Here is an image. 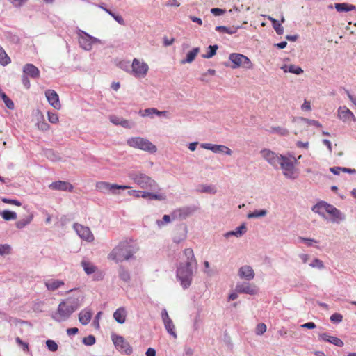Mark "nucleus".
Here are the masks:
<instances>
[{
  "label": "nucleus",
  "mask_w": 356,
  "mask_h": 356,
  "mask_svg": "<svg viewBox=\"0 0 356 356\" xmlns=\"http://www.w3.org/2000/svg\"><path fill=\"white\" fill-rule=\"evenodd\" d=\"M186 261L180 262L177 268V278L184 289H187L191 284L193 275V268L197 267L193 250L186 248L184 251Z\"/></svg>",
  "instance_id": "f257e3e1"
},
{
  "label": "nucleus",
  "mask_w": 356,
  "mask_h": 356,
  "mask_svg": "<svg viewBox=\"0 0 356 356\" xmlns=\"http://www.w3.org/2000/svg\"><path fill=\"white\" fill-rule=\"evenodd\" d=\"M138 250V247L132 240H125L119 243L108 254V259L116 262L129 260Z\"/></svg>",
  "instance_id": "f03ea898"
},
{
  "label": "nucleus",
  "mask_w": 356,
  "mask_h": 356,
  "mask_svg": "<svg viewBox=\"0 0 356 356\" xmlns=\"http://www.w3.org/2000/svg\"><path fill=\"white\" fill-rule=\"evenodd\" d=\"M77 305L72 299L63 300L58 305L57 310L51 314V318L59 323L65 321L77 309Z\"/></svg>",
  "instance_id": "7ed1b4c3"
},
{
  "label": "nucleus",
  "mask_w": 356,
  "mask_h": 356,
  "mask_svg": "<svg viewBox=\"0 0 356 356\" xmlns=\"http://www.w3.org/2000/svg\"><path fill=\"white\" fill-rule=\"evenodd\" d=\"M129 177L140 188L155 191L158 189L157 183L148 175L141 172H131Z\"/></svg>",
  "instance_id": "20e7f679"
},
{
  "label": "nucleus",
  "mask_w": 356,
  "mask_h": 356,
  "mask_svg": "<svg viewBox=\"0 0 356 356\" xmlns=\"http://www.w3.org/2000/svg\"><path fill=\"white\" fill-rule=\"evenodd\" d=\"M127 144L133 148L139 149L149 153L156 152V147L147 138L142 137H131L127 140Z\"/></svg>",
  "instance_id": "39448f33"
},
{
  "label": "nucleus",
  "mask_w": 356,
  "mask_h": 356,
  "mask_svg": "<svg viewBox=\"0 0 356 356\" xmlns=\"http://www.w3.org/2000/svg\"><path fill=\"white\" fill-rule=\"evenodd\" d=\"M229 59L233 63L232 66L233 69L238 67L250 69L252 67L250 60L247 56L241 54L232 53L229 55Z\"/></svg>",
  "instance_id": "423d86ee"
},
{
  "label": "nucleus",
  "mask_w": 356,
  "mask_h": 356,
  "mask_svg": "<svg viewBox=\"0 0 356 356\" xmlns=\"http://www.w3.org/2000/svg\"><path fill=\"white\" fill-rule=\"evenodd\" d=\"M149 67L146 63L138 58H134L131 64V73L136 78H144L148 72Z\"/></svg>",
  "instance_id": "0eeeda50"
},
{
  "label": "nucleus",
  "mask_w": 356,
  "mask_h": 356,
  "mask_svg": "<svg viewBox=\"0 0 356 356\" xmlns=\"http://www.w3.org/2000/svg\"><path fill=\"white\" fill-rule=\"evenodd\" d=\"M79 42L81 48L84 50L90 51L93 44L100 43V40L80 30L79 32Z\"/></svg>",
  "instance_id": "6e6552de"
},
{
  "label": "nucleus",
  "mask_w": 356,
  "mask_h": 356,
  "mask_svg": "<svg viewBox=\"0 0 356 356\" xmlns=\"http://www.w3.org/2000/svg\"><path fill=\"white\" fill-rule=\"evenodd\" d=\"M260 155L266 162H268L274 168H278L280 159L281 158H282V154H278L269 149H261L260 151Z\"/></svg>",
  "instance_id": "1a4fd4ad"
},
{
  "label": "nucleus",
  "mask_w": 356,
  "mask_h": 356,
  "mask_svg": "<svg viewBox=\"0 0 356 356\" xmlns=\"http://www.w3.org/2000/svg\"><path fill=\"white\" fill-rule=\"evenodd\" d=\"M279 165L283 170L284 176L290 179L296 178L294 163L289 158L282 155V158H281Z\"/></svg>",
  "instance_id": "9d476101"
},
{
  "label": "nucleus",
  "mask_w": 356,
  "mask_h": 356,
  "mask_svg": "<svg viewBox=\"0 0 356 356\" xmlns=\"http://www.w3.org/2000/svg\"><path fill=\"white\" fill-rule=\"evenodd\" d=\"M96 188L102 193H106L111 192L113 194H117L116 190L127 189L130 187L124 185H118L115 184H110L106 181H99L96 184Z\"/></svg>",
  "instance_id": "9b49d317"
},
{
  "label": "nucleus",
  "mask_w": 356,
  "mask_h": 356,
  "mask_svg": "<svg viewBox=\"0 0 356 356\" xmlns=\"http://www.w3.org/2000/svg\"><path fill=\"white\" fill-rule=\"evenodd\" d=\"M197 208L195 206H188L179 208L171 213L172 220H183L193 214Z\"/></svg>",
  "instance_id": "f8f14e48"
},
{
  "label": "nucleus",
  "mask_w": 356,
  "mask_h": 356,
  "mask_svg": "<svg viewBox=\"0 0 356 356\" xmlns=\"http://www.w3.org/2000/svg\"><path fill=\"white\" fill-rule=\"evenodd\" d=\"M113 342L115 348L126 355H130L132 353V348L129 343L121 336L115 335L112 337Z\"/></svg>",
  "instance_id": "ddd939ff"
},
{
  "label": "nucleus",
  "mask_w": 356,
  "mask_h": 356,
  "mask_svg": "<svg viewBox=\"0 0 356 356\" xmlns=\"http://www.w3.org/2000/svg\"><path fill=\"white\" fill-rule=\"evenodd\" d=\"M73 228L81 239L88 242H92L94 241V236L88 227L74 223Z\"/></svg>",
  "instance_id": "4468645a"
},
{
  "label": "nucleus",
  "mask_w": 356,
  "mask_h": 356,
  "mask_svg": "<svg viewBox=\"0 0 356 356\" xmlns=\"http://www.w3.org/2000/svg\"><path fill=\"white\" fill-rule=\"evenodd\" d=\"M161 316L167 332L174 339H177V334L175 332V325L165 309L161 311Z\"/></svg>",
  "instance_id": "2eb2a0df"
},
{
  "label": "nucleus",
  "mask_w": 356,
  "mask_h": 356,
  "mask_svg": "<svg viewBox=\"0 0 356 356\" xmlns=\"http://www.w3.org/2000/svg\"><path fill=\"white\" fill-rule=\"evenodd\" d=\"M236 291L240 293L254 295L257 293V288L249 282H238L236 285Z\"/></svg>",
  "instance_id": "dca6fc26"
},
{
  "label": "nucleus",
  "mask_w": 356,
  "mask_h": 356,
  "mask_svg": "<svg viewBox=\"0 0 356 356\" xmlns=\"http://www.w3.org/2000/svg\"><path fill=\"white\" fill-rule=\"evenodd\" d=\"M201 147L205 149H209L212 151L214 153H225L227 155H231L232 154V151L225 145H214L211 143H202L200 145Z\"/></svg>",
  "instance_id": "f3484780"
},
{
  "label": "nucleus",
  "mask_w": 356,
  "mask_h": 356,
  "mask_svg": "<svg viewBox=\"0 0 356 356\" xmlns=\"http://www.w3.org/2000/svg\"><path fill=\"white\" fill-rule=\"evenodd\" d=\"M45 96L49 104L56 109H60L61 104L59 101L58 95L54 90H47L45 91Z\"/></svg>",
  "instance_id": "a211bd4d"
},
{
  "label": "nucleus",
  "mask_w": 356,
  "mask_h": 356,
  "mask_svg": "<svg viewBox=\"0 0 356 356\" xmlns=\"http://www.w3.org/2000/svg\"><path fill=\"white\" fill-rule=\"evenodd\" d=\"M238 275L241 279L250 281L254 279L255 273L253 268L250 266L244 265L239 268Z\"/></svg>",
  "instance_id": "6ab92c4d"
},
{
  "label": "nucleus",
  "mask_w": 356,
  "mask_h": 356,
  "mask_svg": "<svg viewBox=\"0 0 356 356\" xmlns=\"http://www.w3.org/2000/svg\"><path fill=\"white\" fill-rule=\"evenodd\" d=\"M49 188L51 190L69 191L71 192L74 189V186L68 181H57L52 182L49 185Z\"/></svg>",
  "instance_id": "aec40b11"
},
{
  "label": "nucleus",
  "mask_w": 356,
  "mask_h": 356,
  "mask_svg": "<svg viewBox=\"0 0 356 356\" xmlns=\"http://www.w3.org/2000/svg\"><path fill=\"white\" fill-rule=\"evenodd\" d=\"M327 209H328L326 213L331 216V221L332 222L339 223L345 219V216L333 205L330 204V206H327Z\"/></svg>",
  "instance_id": "412c9836"
},
{
  "label": "nucleus",
  "mask_w": 356,
  "mask_h": 356,
  "mask_svg": "<svg viewBox=\"0 0 356 356\" xmlns=\"http://www.w3.org/2000/svg\"><path fill=\"white\" fill-rule=\"evenodd\" d=\"M23 74L29 76V78L36 79L40 77V70L39 69L31 63H27L23 67Z\"/></svg>",
  "instance_id": "4be33fe9"
},
{
  "label": "nucleus",
  "mask_w": 356,
  "mask_h": 356,
  "mask_svg": "<svg viewBox=\"0 0 356 356\" xmlns=\"http://www.w3.org/2000/svg\"><path fill=\"white\" fill-rule=\"evenodd\" d=\"M338 117L343 122H348L349 120L356 122V118L353 112L346 106H340L338 108Z\"/></svg>",
  "instance_id": "5701e85b"
},
{
  "label": "nucleus",
  "mask_w": 356,
  "mask_h": 356,
  "mask_svg": "<svg viewBox=\"0 0 356 356\" xmlns=\"http://www.w3.org/2000/svg\"><path fill=\"white\" fill-rule=\"evenodd\" d=\"M319 339L327 341L338 347H342L343 342L338 337L330 336L327 333H318Z\"/></svg>",
  "instance_id": "b1692460"
},
{
  "label": "nucleus",
  "mask_w": 356,
  "mask_h": 356,
  "mask_svg": "<svg viewBox=\"0 0 356 356\" xmlns=\"http://www.w3.org/2000/svg\"><path fill=\"white\" fill-rule=\"evenodd\" d=\"M139 113L143 117L153 118L154 115H156L158 116H164V117L168 118L167 115V114H168L167 111H160L155 108H146L145 110H140L139 111Z\"/></svg>",
  "instance_id": "393cba45"
},
{
  "label": "nucleus",
  "mask_w": 356,
  "mask_h": 356,
  "mask_svg": "<svg viewBox=\"0 0 356 356\" xmlns=\"http://www.w3.org/2000/svg\"><path fill=\"white\" fill-rule=\"evenodd\" d=\"M327 206H330V204L327 203L324 201H321L316 203L312 209V210L318 214H319L322 218L327 220V218L325 215L327 209Z\"/></svg>",
  "instance_id": "a878e982"
},
{
  "label": "nucleus",
  "mask_w": 356,
  "mask_h": 356,
  "mask_svg": "<svg viewBox=\"0 0 356 356\" xmlns=\"http://www.w3.org/2000/svg\"><path fill=\"white\" fill-rule=\"evenodd\" d=\"M247 231L246 226L244 223H243L239 227H236L235 230L229 231L226 232L224 234V237L226 238H229L231 236H236L239 238L242 236Z\"/></svg>",
  "instance_id": "bb28decb"
},
{
  "label": "nucleus",
  "mask_w": 356,
  "mask_h": 356,
  "mask_svg": "<svg viewBox=\"0 0 356 356\" xmlns=\"http://www.w3.org/2000/svg\"><path fill=\"white\" fill-rule=\"evenodd\" d=\"M92 317V312L90 309L86 308L79 314V322L86 325L89 323Z\"/></svg>",
  "instance_id": "cd10ccee"
},
{
  "label": "nucleus",
  "mask_w": 356,
  "mask_h": 356,
  "mask_svg": "<svg viewBox=\"0 0 356 356\" xmlns=\"http://www.w3.org/2000/svg\"><path fill=\"white\" fill-rule=\"evenodd\" d=\"M127 311L124 307L118 308L113 314L114 319L120 324H122L126 321Z\"/></svg>",
  "instance_id": "c85d7f7f"
},
{
  "label": "nucleus",
  "mask_w": 356,
  "mask_h": 356,
  "mask_svg": "<svg viewBox=\"0 0 356 356\" xmlns=\"http://www.w3.org/2000/svg\"><path fill=\"white\" fill-rule=\"evenodd\" d=\"M44 284L49 291H55L64 284L60 280L49 279L45 281Z\"/></svg>",
  "instance_id": "c756f323"
},
{
  "label": "nucleus",
  "mask_w": 356,
  "mask_h": 356,
  "mask_svg": "<svg viewBox=\"0 0 356 356\" xmlns=\"http://www.w3.org/2000/svg\"><path fill=\"white\" fill-rule=\"evenodd\" d=\"M200 48L199 47H195L190 51H188L186 54V57L184 59H182L181 60V64H186V63H192L197 54L200 52Z\"/></svg>",
  "instance_id": "7c9ffc66"
},
{
  "label": "nucleus",
  "mask_w": 356,
  "mask_h": 356,
  "mask_svg": "<svg viewBox=\"0 0 356 356\" xmlns=\"http://www.w3.org/2000/svg\"><path fill=\"white\" fill-rule=\"evenodd\" d=\"M334 8L338 12H348L356 9L355 6L347 3H335Z\"/></svg>",
  "instance_id": "2f4dec72"
},
{
  "label": "nucleus",
  "mask_w": 356,
  "mask_h": 356,
  "mask_svg": "<svg viewBox=\"0 0 356 356\" xmlns=\"http://www.w3.org/2000/svg\"><path fill=\"white\" fill-rule=\"evenodd\" d=\"M240 26H232L230 27L225 26H218L216 27V31L220 33H226L230 35L234 34L237 32L238 29H240Z\"/></svg>",
  "instance_id": "473e14b6"
},
{
  "label": "nucleus",
  "mask_w": 356,
  "mask_h": 356,
  "mask_svg": "<svg viewBox=\"0 0 356 356\" xmlns=\"http://www.w3.org/2000/svg\"><path fill=\"white\" fill-rule=\"evenodd\" d=\"M81 265L87 275H91L97 270V267L95 265L86 260H83Z\"/></svg>",
  "instance_id": "72a5a7b5"
},
{
  "label": "nucleus",
  "mask_w": 356,
  "mask_h": 356,
  "mask_svg": "<svg viewBox=\"0 0 356 356\" xmlns=\"http://www.w3.org/2000/svg\"><path fill=\"white\" fill-rule=\"evenodd\" d=\"M141 197L143 198L149 199V200H164L165 197V195L159 193H154L149 192H143L141 194Z\"/></svg>",
  "instance_id": "f704fd0d"
},
{
  "label": "nucleus",
  "mask_w": 356,
  "mask_h": 356,
  "mask_svg": "<svg viewBox=\"0 0 356 356\" xmlns=\"http://www.w3.org/2000/svg\"><path fill=\"white\" fill-rule=\"evenodd\" d=\"M268 20L272 22L273 27L276 31L277 34L282 35L284 33V28L277 20L272 17L271 16H267Z\"/></svg>",
  "instance_id": "c9c22d12"
},
{
  "label": "nucleus",
  "mask_w": 356,
  "mask_h": 356,
  "mask_svg": "<svg viewBox=\"0 0 356 356\" xmlns=\"http://www.w3.org/2000/svg\"><path fill=\"white\" fill-rule=\"evenodd\" d=\"M282 68L284 70V72H290L297 75H299L303 72V70L301 67L294 65H290L289 66L284 65Z\"/></svg>",
  "instance_id": "e433bc0d"
},
{
  "label": "nucleus",
  "mask_w": 356,
  "mask_h": 356,
  "mask_svg": "<svg viewBox=\"0 0 356 356\" xmlns=\"http://www.w3.org/2000/svg\"><path fill=\"white\" fill-rule=\"evenodd\" d=\"M32 220H33V215L28 216L26 218L19 220L16 222V227L19 229H23L26 225L30 224L31 222L32 221Z\"/></svg>",
  "instance_id": "4c0bfd02"
},
{
  "label": "nucleus",
  "mask_w": 356,
  "mask_h": 356,
  "mask_svg": "<svg viewBox=\"0 0 356 356\" xmlns=\"http://www.w3.org/2000/svg\"><path fill=\"white\" fill-rule=\"evenodd\" d=\"M268 211L266 209L255 210L247 215L248 218H259L266 216Z\"/></svg>",
  "instance_id": "58836bf2"
},
{
  "label": "nucleus",
  "mask_w": 356,
  "mask_h": 356,
  "mask_svg": "<svg viewBox=\"0 0 356 356\" xmlns=\"http://www.w3.org/2000/svg\"><path fill=\"white\" fill-rule=\"evenodd\" d=\"M0 97L5 103L7 108L9 109H13L14 108V103L6 95L5 92H3L1 90V88L0 87Z\"/></svg>",
  "instance_id": "ea45409f"
},
{
  "label": "nucleus",
  "mask_w": 356,
  "mask_h": 356,
  "mask_svg": "<svg viewBox=\"0 0 356 356\" xmlns=\"http://www.w3.org/2000/svg\"><path fill=\"white\" fill-rule=\"evenodd\" d=\"M10 63V58L8 57L5 50L0 46V64L7 65Z\"/></svg>",
  "instance_id": "a19ab883"
},
{
  "label": "nucleus",
  "mask_w": 356,
  "mask_h": 356,
  "mask_svg": "<svg viewBox=\"0 0 356 356\" xmlns=\"http://www.w3.org/2000/svg\"><path fill=\"white\" fill-rule=\"evenodd\" d=\"M0 214L6 220H15L17 218V213L9 210H4Z\"/></svg>",
  "instance_id": "79ce46f5"
},
{
  "label": "nucleus",
  "mask_w": 356,
  "mask_h": 356,
  "mask_svg": "<svg viewBox=\"0 0 356 356\" xmlns=\"http://www.w3.org/2000/svg\"><path fill=\"white\" fill-rule=\"evenodd\" d=\"M101 8L105 10L108 15H110L111 16H112L114 19L120 24L121 25H124V19L122 18V16L120 15H116L115 13L112 12L111 10L108 9V8H104L103 6H101Z\"/></svg>",
  "instance_id": "37998d69"
},
{
  "label": "nucleus",
  "mask_w": 356,
  "mask_h": 356,
  "mask_svg": "<svg viewBox=\"0 0 356 356\" xmlns=\"http://www.w3.org/2000/svg\"><path fill=\"white\" fill-rule=\"evenodd\" d=\"M218 49V46L217 44L214 45H209L208 47V51L206 54H203L202 56L204 58H212L216 54V51Z\"/></svg>",
  "instance_id": "c03bdc74"
},
{
  "label": "nucleus",
  "mask_w": 356,
  "mask_h": 356,
  "mask_svg": "<svg viewBox=\"0 0 356 356\" xmlns=\"http://www.w3.org/2000/svg\"><path fill=\"white\" fill-rule=\"evenodd\" d=\"M119 277L120 278L123 280L124 282H129L130 280V275L129 273L122 266L120 267L119 268Z\"/></svg>",
  "instance_id": "a18cd8bd"
},
{
  "label": "nucleus",
  "mask_w": 356,
  "mask_h": 356,
  "mask_svg": "<svg viewBox=\"0 0 356 356\" xmlns=\"http://www.w3.org/2000/svg\"><path fill=\"white\" fill-rule=\"evenodd\" d=\"M269 131L272 134H277L280 136H286L289 134V131L286 129L280 127H273Z\"/></svg>",
  "instance_id": "49530a36"
},
{
  "label": "nucleus",
  "mask_w": 356,
  "mask_h": 356,
  "mask_svg": "<svg viewBox=\"0 0 356 356\" xmlns=\"http://www.w3.org/2000/svg\"><path fill=\"white\" fill-rule=\"evenodd\" d=\"M172 216L170 215H164L161 220H157L156 221V225L159 227H162L163 226L167 225L171 221Z\"/></svg>",
  "instance_id": "de8ad7c7"
},
{
  "label": "nucleus",
  "mask_w": 356,
  "mask_h": 356,
  "mask_svg": "<svg viewBox=\"0 0 356 356\" xmlns=\"http://www.w3.org/2000/svg\"><path fill=\"white\" fill-rule=\"evenodd\" d=\"M45 155L47 159L52 161H56L60 159V156L58 154L54 152L52 149H47L45 152Z\"/></svg>",
  "instance_id": "09e8293b"
},
{
  "label": "nucleus",
  "mask_w": 356,
  "mask_h": 356,
  "mask_svg": "<svg viewBox=\"0 0 356 356\" xmlns=\"http://www.w3.org/2000/svg\"><path fill=\"white\" fill-rule=\"evenodd\" d=\"M11 247L8 244L0 245V255L4 256L10 253Z\"/></svg>",
  "instance_id": "8fccbe9b"
},
{
  "label": "nucleus",
  "mask_w": 356,
  "mask_h": 356,
  "mask_svg": "<svg viewBox=\"0 0 356 356\" xmlns=\"http://www.w3.org/2000/svg\"><path fill=\"white\" fill-rule=\"evenodd\" d=\"M46 346H47V348L51 352H55L58 350V345L54 340H51V339L47 340Z\"/></svg>",
  "instance_id": "3c124183"
},
{
  "label": "nucleus",
  "mask_w": 356,
  "mask_h": 356,
  "mask_svg": "<svg viewBox=\"0 0 356 356\" xmlns=\"http://www.w3.org/2000/svg\"><path fill=\"white\" fill-rule=\"evenodd\" d=\"M82 342L86 346H92L95 343V337L93 335H89L83 339Z\"/></svg>",
  "instance_id": "603ef678"
},
{
  "label": "nucleus",
  "mask_w": 356,
  "mask_h": 356,
  "mask_svg": "<svg viewBox=\"0 0 356 356\" xmlns=\"http://www.w3.org/2000/svg\"><path fill=\"white\" fill-rule=\"evenodd\" d=\"M309 266L318 269H323L324 268L323 262L318 259H314L313 261L309 264Z\"/></svg>",
  "instance_id": "864d4df0"
},
{
  "label": "nucleus",
  "mask_w": 356,
  "mask_h": 356,
  "mask_svg": "<svg viewBox=\"0 0 356 356\" xmlns=\"http://www.w3.org/2000/svg\"><path fill=\"white\" fill-rule=\"evenodd\" d=\"M343 320V316L339 313H334L330 316V321L334 323H339Z\"/></svg>",
  "instance_id": "5fc2aeb1"
},
{
  "label": "nucleus",
  "mask_w": 356,
  "mask_h": 356,
  "mask_svg": "<svg viewBox=\"0 0 356 356\" xmlns=\"http://www.w3.org/2000/svg\"><path fill=\"white\" fill-rule=\"evenodd\" d=\"M266 331V325L264 323H259L256 327V334L261 335Z\"/></svg>",
  "instance_id": "6e6d98bb"
},
{
  "label": "nucleus",
  "mask_w": 356,
  "mask_h": 356,
  "mask_svg": "<svg viewBox=\"0 0 356 356\" xmlns=\"http://www.w3.org/2000/svg\"><path fill=\"white\" fill-rule=\"evenodd\" d=\"M48 120L51 123L56 124L58 122V116L56 113L48 112Z\"/></svg>",
  "instance_id": "4d7b16f0"
},
{
  "label": "nucleus",
  "mask_w": 356,
  "mask_h": 356,
  "mask_svg": "<svg viewBox=\"0 0 356 356\" xmlns=\"http://www.w3.org/2000/svg\"><path fill=\"white\" fill-rule=\"evenodd\" d=\"M301 120L302 121L305 122L308 125L316 126L317 127H322L321 124L318 121H316V120H309V119H307V118H303Z\"/></svg>",
  "instance_id": "13d9d810"
},
{
  "label": "nucleus",
  "mask_w": 356,
  "mask_h": 356,
  "mask_svg": "<svg viewBox=\"0 0 356 356\" xmlns=\"http://www.w3.org/2000/svg\"><path fill=\"white\" fill-rule=\"evenodd\" d=\"M226 12L225 10L219 8H213L211 9V13L215 16H220L225 14Z\"/></svg>",
  "instance_id": "bf43d9fd"
},
{
  "label": "nucleus",
  "mask_w": 356,
  "mask_h": 356,
  "mask_svg": "<svg viewBox=\"0 0 356 356\" xmlns=\"http://www.w3.org/2000/svg\"><path fill=\"white\" fill-rule=\"evenodd\" d=\"M2 202L8 204H13L17 206H21L22 203L17 200H12L3 197L1 199Z\"/></svg>",
  "instance_id": "052dcab7"
},
{
  "label": "nucleus",
  "mask_w": 356,
  "mask_h": 356,
  "mask_svg": "<svg viewBox=\"0 0 356 356\" xmlns=\"http://www.w3.org/2000/svg\"><path fill=\"white\" fill-rule=\"evenodd\" d=\"M38 128L42 131H47L49 129V125L48 123H47L44 121L39 122L38 123Z\"/></svg>",
  "instance_id": "680f3d73"
},
{
  "label": "nucleus",
  "mask_w": 356,
  "mask_h": 356,
  "mask_svg": "<svg viewBox=\"0 0 356 356\" xmlns=\"http://www.w3.org/2000/svg\"><path fill=\"white\" fill-rule=\"evenodd\" d=\"M299 239H300V241L305 243L307 246H312L313 243H317L316 241H315L314 239H311V238L300 237Z\"/></svg>",
  "instance_id": "e2e57ef3"
},
{
  "label": "nucleus",
  "mask_w": 356,
  "mask_h": 356,
  "mask_svg": "<svg viewBox=\"0 0 356 356\" xmlns=\"http://www.w3.org/2000/svg\"><path fill=\"white\" fill-rule=\"evenodd\" d=\"M29 78V77L25 75L24 74H23L22 78V82L26 89H29L30 88V81Z\"/></svg>",
  "instance_id": "0e129e2a"
},
{
  "label": "nucleus",
  "mask_w": 356,
  "mask_h": 356,
  "mask_svg": "<svg viewBox=\"0 0 356 356\" xmlns=\"http://www.w3.org/2000/svg\"><path fill=\"white\" fill-rule=\"evenodd\" d=\"M110 121L115 125H120L121 123V119L115 115H111L109 117Z\"/></svg>",
  "instance_id": "69168bd1"
},
{
  "label": "nucleus",
  "mask_w": 356,
  "mask_h": 356,
  "mask_svg": "<svg viewBox=\"0 0 356 356\" xmlns=\"http://www.w3.org/2000/svg\"><path fill=\"white\" fill-rule=\"evenodd\" d=\"M14 6L20 7L22 6L27 0H8Z\"/></svg>",
  "instance_id": "338daca9"
},
{
  "label": "nucleus",
  "mask_w": 356,
  "mask_h": 356,
  "mask_svg": "<svg viewBox=\"0 0 356 356\" xmlns=\"http://www.w3.org/2000/svg\"><path fill=\"white\" fill-rule=\"evenodd\" d=\"M343 167H332L330 168V171L332 172L334 175H338L342 172Z\"/></svg>",
  "instance_id": "774afa93"
}]
</instances>
